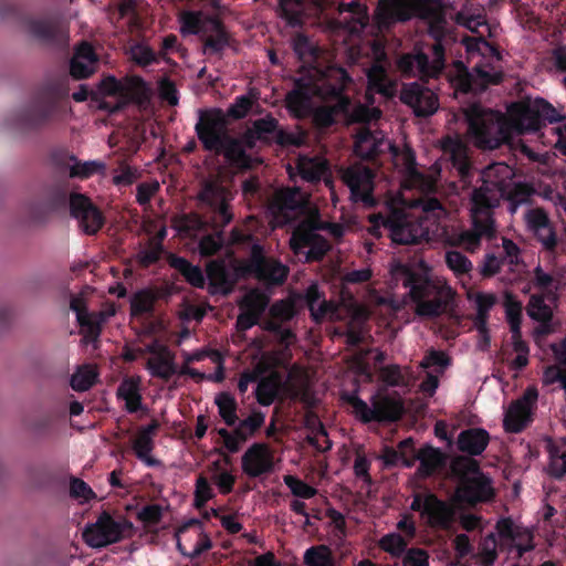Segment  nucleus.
Instances as JSON below:
<instances>
[{
  "mask_svg": "<svg viewBox=\"0 0 566 566\" xmlns=\"http://www.w3.org/2000/svg\"><path fill=\"white\" fill-rule=\"evenodd\" d=\"M400 99L412 108L416 116L427 117L433 115L439 108V101L436 93L417 83L405 84L400 92Z\"/></svg>",
  "mask_w": 566,
  "mask_h": 566,
  "instance_id": "nucleus-25",
  "label": "nucleus"
},
{
  "mask_svg": "<svg viewBox=\"0 0 566 566\" xmlns=\"http://www.w3.org/2000/svg\"><path fill=\"white\" fill-rule=\"evenodd\" d=\"M307 202V193L298 187H287L277 189L270 202V211L274 217L275 223L281 226L290 222L292 213L303 210Z\"/></svg>",
  "mask_w": 566,
  "mask_h": 566,
  "instance_id": "nucleus-23",
  "label": "nucleus"
},
{
  "mask_svg": "<svg viewBox=\"0 0 566 566\" xmlns=\"http://www.w3.org/2000/svg\"><path fill=\"white\" fill-rule=\"evenodd\" d=\"M287 273L289 269L284 264L264 256L260 244H253L249 259L233 270L228 269L223 261L213 260L207 265L209 292L222 295L232 292L240 276L253 275L260 281L275 285L282 284Z\"/></svg>",
  "mask_w": 566,
  "mask_h": 566,
  "instance_id": "nucleus-3",
  "label": "nucleus"
},
{
  "mask_svg": "<svg viewBox=\"0 0 566 566\" xmlns=\"http://www.w3.org/2000/svg\"><path fill=\"white\" fill-rule=\"evenodd\" d=\"M264 420L265 415L263 412L253 411L249 417L237 422V436L242 444L263 426Z\"/></svg>",
  "mask_w": 566,
  "mask_h": 566,
  "instance_id": "nucleus-54",
  "label": "nucleus"
},
{
  "mask_svg": "<svg viewBox=\"0 0 566 566\" xmlns=\"http://www.w3.org/2000/svg\"><path fill=\"white\" fill-rule=\"evenodd\" d=\"M321 230L327 231L335 239H340L346 228L340 223L323 222L313 217L300 222L290 239V247L300 260H319L329 250V243L318 233Z\"/></svg>",
  "mask_w": 566,
  "mask_h": 566,
  "instance_id": "nucleus-8",
  "label": "nucleus"
},
{
  "mask_svg": "<svg viewBox=\"0 0 566 566\" xmlns=\"http://www.w3.org/2000/svg\"><path fill=\"white\" fill-rule=\"evenodd\" d=\"M496 302V297L492 293H478L474 297L476 314L473 319L474 327L488 340V318L489 312Z\"/></svg>",
  "mask_w": 566,
  "mask_h": 566,
  "instance_id": "nucleus-42",
  "label": "nucleus"
},
{
  "mask_svg": "<svg viewBox=\"0 0 566 566\" xmlns=\"http://www.w3.org/2000/svg\"><path fill=\"white\" fill-rule=\"evenodd\" d=\"M208 35L206 36L203 53H219L229 44V35L217 18H209Z\"/></svg>",
  "mask_w": 566,
  "mask_h": 566,
  "instance_id": "nucleus-44",
  "label": "nucleus"
},
{
  "mask_svg": "<svg viewBox=\"0 0 566 566\" xmlns=\"http://www.w3.org/2000/svg\"><path fill=\"white\" fill-rule=\"evenodd\" d=\"M410 509L420 512L421 517L432 527L449 530L454 522L455 507L453 504L438 499L432 493L416 494Z\"/></svg>",
  "mask_w": 566,
  "mask_h": 566,
  "instance_id": "nucleus-18",
  "label": "nucleus"
},
{
  "mask_svg": "<svg viewBox=\"0 0 566 566\" xmlns=\"http://www.w3.org/2000/svg\"><path fill=\"white\" fill-rule=\"evenodd\" d=\"M353 408V413L364 423L371 421H396L403 413V405L399 397L378 392L371 397V405L352 394L347 398Z\"/></svg>",
  "mask_w": 566,
  "mask_h": 566,
  "instance_id": "nucleus-14",
  "label": "nucleus"
},
{
  "mask_svg": "<svg viewBox=\"0 0 566 566\" xmlns=\"http://www.w3.org/2000/svg\"><path fill=\"white\" fill-rule=\"evenodd\" d=\"M146 91L145 82L138 76H127L120 80V99L114 104L102 103L99 107L111 114L120 111L130 101L139 99Z\"/></svg>",
  "mask_w": 566,
  "mask_h": 566,
  "instance_id": "nucleus-34",
  "label": "nucleus"
},
{
  "mask_svg": "<svg viewBox=\"0 0 566 566\" xmlns=\"http://www.w3.org/2000/svg\"><path fill=\"white\" fill-rule=\"evenodd\" d=\"M450 364V358L444 352L431 349L419 363V367L424 370L434 368L436 374H443Z\"/></svg>",
  "mask_w": 566,
  "mask_h": 566,
  "instance_id": "nucleus-59",
  "label": "nucleus"
},
{
  "mask_svg": "<svg viewBox=\"0 0 566 566\" xmlns=\"http://www.w3.org/2000/svg\"><path fill=\"white\" fill-rule=\"evenodd\" d=\"M444 156L452 163V166L461 176L469 171L468 149L457 137H447L442 140Z\"/></svg>",
  "mask_w": 566,
  "mask_h": 566,
  "instance_id": "nucleus-38",
  "label": "nucleus"
},
{
  "mask_svg": "<svg viewBox=\"0 0 566 566\" xmlns=\"http://www.w3.org/2000/svg\"><path fill=\"white\" fill-rule=\"evenodd\" d=\"M533 191L531 190L530 198H532ZM532 201V199H530ZM523 206V220L527 232L535 237L545 250L552 251L557 245V235L549 220L547 212L542 208H532Z\"/></svg>",
  "mask_w": 566,
  "mask_h": 566,
  "instance_id": "nucleus-24",
  "label": "nucleus"
},
{
  "mask_svg": "<svg viewBox=\"0 0 566 566\" xmlns=\"http://www.w3.org/2000/svg\"><path fill=\"white\" fill-rule=\"evenodd\" d=\"M132 528L129 521L115 520L107 512H103L94 523L84 527L82 536L87 546L103 548L123 541Z\"/></svg>",
  "mask_w": 566,
  "mask_h": 566,
  "instance_id": "nucleus-15",
  "label": "nucleus"
},
{
  "mask_svg": "<svg viewBox=\"0 0 566 566\" xmlns=\"http://www.w3.org/2000/svg\"><path fill=\"white\" fill-rule=\"evenodd\" d=\"M57 109L59 104L54 98L39 96L13 112L6 124L21 134L40 130L52 123Z\"/></svg>",
  "mask_w": 566,
  "mask_h": 566,
  "instance_id": "nucleus-13",
  "label": "nucleus"
},
{
  "mask_svg": "<svg viewBox=\"0 0 566 566\" xmlns=\"http://www.w3.org/2000/svg\"><path fill=\"white\" fill-rule=\"evenodd\" d=\"M281 15L291 27L302 22L304 6L300 0H280Z\"/></svg>",
  "mask_w": 566,
  "mask_h": 566,
  "instance_id": "nucleus-63",
  "label": "nucleus"
},
{
  "mask_svg": "<svg viewBox=\"0 0 566 566\" xmlns=\"http://www.w3.org/2000/svg\"><path fill=\"white\" fill-rule=\"evenodd\" d=\"M499 541L494 532L488 534L480 544L478 554L481 566H492L497 558Z\"/></svg>",
  "mask_w": 566,
  "mask_h": 566,
  "instance_id": "nucleus-57",
  "label": "nucleus"
},
{
  "mask_svg": "<svg viewBox=\"0 0 566 566\" xmlns=\"http://www.w3.org/2000/svg\"><path fill=\"white\" fill-rule=\"evenodd\" d=\"M527 315L542 323L551 321L553 312L548 304H546L542 295H532L527 304Z\"/></svg>",
  "mask_w": 566,
  "mask_h": 566,
  "instance_id": "nucleus-60",
  "label": "nucleus"
},
{
  "mask_svg": "<svg viewBox=\"0 0 566 566\" xmlns=\"http://www.w3.org/2000/svg\"><path fill=\"white\" fill-rule=\"evenodd\" d=\"M429 34L434 43L427 45L428 51L415 49L413 52L401 55L397 61L398 70L405 76L437 77L444 67V48L441 39L447 34V21L437 15L429 21Z\"/></svg>",
  "mask_w": 566,
  "mask_h": 566,
  "instance_id": "nucleus-7",
  "label": "nucleus"
},
{
  "mask_svg": "<svg viewBox=\"0 0 566 566\" xmlns=\"http://www.w3.org/2000/svg\"><path fill=\"white\" fill-rule=\"evenodd\" d=\"M465 46L472 67L469 71L463 63L455 64V74L451 76L455 91L480 93L490 85L499 84L503 78V72L496 49L483 38H469L465 40Z\"/></svg>",
  "mask_w": 566,
  "mask_h": 566,
  "instance_id": "nucleus-4",
  "label": "nucleus"
},
{
  "mask_svg": "<svg viewBox=\"0 0 566 566\" xmlns=\"http://www.w3.org/2000/svg\"><path fill=\"white\" fill-rule=\"evenodd\" d=\"M416 461L420 462L418 474L420 476H429L442 464L443 457L439 449L424 446L417 451Z\"/></svg>",
  "mask_w": 566,
  "mask_h": 566,
  "instance_id": "nucleus-47",
  "label": "nucleus"
},
{
  "mask_svg": "<svg viewBox=\"0 0 566 566\" xmlns=\"http://www.w3.org/2000/svg\"><path fill=\"white\" fill-rule=\"evenodd\" d=\"M210 17H203L200 11H184L179 15L180 32L182 34H207L208 20Z\"/></svg>",
  "mask_w": 566,
  "mask_h": 566,
  "instance_id": "nucleus-48",
  "label": "nucleus"
},
{
  "mask_svg": "<svg viewBox=\"0 0 566 566\" xmlns=\"http://www.w3.org/2000/svg\"><path fill=\"white\" fill-rule=\"evenodd\" d=\"M514 176L513 168L504 163L492 164L482 171L481 185L470 196L472 227L455 235L453 244L473 252L482 240L492 239L496 232L493 210L502 199H506L511 214L517 213L522 206H528L531 189L516 182Z\"/></svg>",
  "mask_w": 566,
  "mask_h": 566,
  "instance_id": "nucleus-1",
  "label": "nucleus"
},
{
  "mask_svg": "<svg viewBox=\"0 0 566 566\" xmlns=\"http://www.w3.org/2000/svg\"><path fill=\"white\" fill-rule=\"evenodd\" d=\"M214 403L218 407V413L229 427H233L239 421L238 417V402L235 398L227 391L216 395Z\"/></svg>",
  "mask_w": 566,
  "mask_h": 566,
  "instance_id": "nucleus-51",
  "label": "nucleus"
},
{
  "mask_svg": "<svg viewBox=\"0 0 566 566\" xmlns=\"http://www.w3.org/2000/svg\"><path fill=\"white\" fill-rule=\"evenodd\" d=\"M97 371L91 365H83L78 367L71 376L70 385L75 391H86L96 381Z\"/></svg>",
  "mask_w": 566,
  "mask_h": 566,
  "instance_id": "nucleus-55",
  "label": "nucleus"
},
{
  "mask_svg": "<svg viewBox=\"0 0 566 566\" xmlns=\"http://www.w3.org/2000/svg\"><path fill=\"white\" fill-rule=\"evenodd\" d=\"M458 24L465 27L472 32L486 24V19L482 8H475L473 4H465L455 13Z\"/></svg>",
  "mask_w": 566,
  "mask_h": 566,
  "instance_id": "nucleus-53",
  "label": "nucleus"
},
{
  "mask_svg": "<svg viewBox=\"0 0 566 566\" xmlns=\"http://www.w3.org/2000/svg\"><path fill=\"white\" fill-rule=\"evenodd\" d=\"M174 227L180 234L196 237L207 227H210V221L207 216L206 219H202L198 214H185L175 220Z\"/></svg>",
  "mask_w": 566,
  "mask_h": 566,
  "instance_id": "nucleus-52",
  "label": "nucleus"
},
{
  "mask_svg": "<svg viewBox=\"0 0 566 566\" xmlns=\"http://www.w3.org/2000/svg\"><path fill=\"white\" fill-rule=\"evenodd\" d=\"M494 533L499 541V549L507 553L515 552L518 558L535 548L533 532L516 524L511 517L500 518L496 522Z\"/></svg>",
  "mask_w": 566,
  "mask_h": 566,
  "instance_id": "nucleus-17",
  "label": "nucleus"
},
{
  "mask_svg": "<svg viewBox=\"0 0 566 566\" xmlns=\"http://www.w3.org/2000/svg\"><path fill=\"white\" fill-rule=\"evenodd\" d=\"M514 118L518 120L521 134L539 130L544 122L559 123L565 116L544 98H535L527 104H513Z\"/></svg>",
  "mask_w": 566,
  "mask_h": 566,
  "instance_id": "nucleus-16",
  "label": "nucleus"
},
{
  "mask_svg": "<svg viewBox=\"0 0 566 566\" xmlns=\"http://www.w3.org/2000/svg\"><path fill=\"white\" fill-rule=\"evenodd\" d=\"M489 439L490 436L484 429H468L459 434L458 448L470 455H479L488 447Z\"/></svg>",
  "mask_w": 566,
  "mask_h": 566,
  "instance_id": "nucleus-37",
  "label": "nucleus"
},
{
  "mask_svg": "<svg viewBox=\"0 0 566 566\" xmlns=\"http://www.w3.org/2000/svg\"><path fill=\"white\" fill-rule=\"evenodd\" d=\"M538 397L535 388H527L524 395L513 401L507 408L503 426L505 431L517 433L521 432L531 421L532 408Z\"/></svg>",
  "mask_w": 566,
  "mask_h": 566,
  "instance_id": "nucleus-27",
  "label": "nucleus"
},
{
  "mask_svg": "<svg viewBox=\"0 0 566 566\" xmlns=\"http://www.w3.org/2000/svg\"><path fill=\"white\" fill-rule=\"evenodd\" d=\"M276 128L277 120L271 115L256 119L243 134L244 145L249 148L254 147L258 140L268 139Z\"/></svg>",
  "mask_w": 566,
  "mask_h": 566,
  "instance_id": "nucleus-40",
  "label": "nucleus"
},
{
  "mask_svg": "<svg viewBox=\"0 0 566 566\" xmlns=\"http://www.w3.org/2000/svg\"><path fill=\"white\" fill-rule=\"evenodd\" d=\"M304 562L307 566H334L329 549L324 545L306 549Z\"/></svg>",
  "mask_w": 566,
  "mask_h": 566,
  "instance_id": "nucleus-64",
  "label": "nucleus"
},
{
  "mask_svg": "<svg viewBox=\"0 0 566 566\" xmlns=\"http://www.w3.org/2000/svg\"><path fill=\"white\" fill-rule=\"evenodd\" d=\"M313 3L323 10L337 6L339 13L338 23L350 34H360L368 25V9L357 0L348 3L338 2V0H312Z\"/></svg>",
  "mask_w": 566,
  "mask_h": 566,
  "instance_id": "nucleus-20",
  "label": "nucleus"
},
{
  "mask_svg": "<svg viewBox=\"0 0 566 566\" xmlns=\"http://www.w3.org/2000/svg\"><path fill=\"white\" fill-rule=\"evenodd\" d=\"M328 84L322 82L313 87L303 83V80L296 82V87L286 96V106L289 111L297 118L306 117L312 113L314 95L326 98L325 88Z\"/></svg>",
  "mask_w": 566,
  "mask_h": 566,
  "instance_id": "nucleus-28",
  "label": "nucleus"
},
{
  "mask_svg": "<svg viewBox=\"0 0 566 566\" xmlns=\"http://www.w3.org/2000/svg\"><path fill=\"white\" fill-rule=\"evenodd\" d=\"M268 305L269 297L260 290H251L248 292L240 304L243 310H247L259 317L264 313Z\"/></svg>",
  "mask_w": 566,
  "mask_h": 566,
  "instance_id": "nucleus-58",
  "label": "nucleus"
},
{
  "mask_svg": "<svg viewBox=\"0 0 566 566\" xmlns=\"http://www.w3.org/2000/svg\"><path fill=\"white\" fill-rule=\"evenodd\" d=\"M74 164L70 167V176L72 178L85 179L94 174L105 175L106 165L101 160H87L78 161L75 157H72Z\"/></svg>",
  "mask_w": 566,
  "mask_h": 566,
  "instance_id": "nucleus-56",
  "label": "nucleus"
},
{
  "mask_svg": "<svg viewBox=\"0 0 566 566\" xmlns=\"http://www.w3.org/2000/svg\"><path fill=\"white\" fill-rule=\"evenodd\" d=\"M296 169L302 179L306 181L319 180L326 172V161L318 157L300 155L296 160Z\"/></svg>",
  "mask_w": 566,
  "mask_h": 566,
  "instance_id": "nucleus-43",
  "label": "nucleus"
},
{
  "mask_svg": "<svg viewBox=\"0 0 566 566\" xmlns=\"http://www.w3.org/2000/svg\"><path fill=\"white\" fill-rule=\"evenodd\" d=\"M214 233L203 235L199 241V252L202 256L216 254L224 244L223 228H212Z\"/></svg>",
  "mask_w": 566,
  "mask_h": 566,
  "instance_id": "nucleus-62",
  "label": "nucleus"
},
{
  "mask_svg": "<svg viewBox=\"0 0 566 566\" xmlns=\"http://www.w3.org/2000/svg\"><path fill=\"white\" fill-rule=\"evenodd\" d=\"M25 30L29 35L44 43L64 45L69 42V30L57 19H30Z\"/></svg>",
  "mask_w": 566,
  "mask_h": 566,
  "instance_id": "nucleus-29",
  "label": "nucleus"
},
{
  "mask_svg": "<svg viewBox=\"0 0 566 566\" xmlns=\"http://www.w3.org/2000/svg\"><path fill=\"white\" fill-rule=\"evenodd\" d=\"M97 65V56L93 48L83 42L75 51L71 63V74L76 78H86L94 73Z\"/></svg>",
  "mask_w": 566,
  "mask_h": 566,
  "instance_id": "nucleus-36",
  "label": "nucleus"
},
{
  "mask_svg": "<svg viewBox=\"0 0 566 566\" xmlns=\"http://www.w3.org/2000/svg\"><path fill=\"white\" fill-rule=\"evenodd\" d=\"M367 318L368 314L364 308L356 307L353 310L346 331L348 345L356 346L363 342L365 337V323Z\"/></svg>",
  "mask_w": 566,
  "mask_h": 566,
  "instance_id": "nucleus-49",
  "label": "nucleus"
},
{
  "mask_svg": "<svg viewBox=\"0 0 566 566\" xmlns=\"http://www.w3.org/2000/svg\"><path fill=\"white\" fill-rule=\"evenodd\" d=\"M146 369L153 377L168 380L177 373L174 354L168 349L160 355L150 356L146 363Z\"/></svg>",
  "mask_w": 566,
  "mask_h": 566,
  "instance_id": "nucleus-41",
  "label": "nucleus"
},
{
  "mask_svg": "<svg viewBox=\"0 0 566 566\" xmlns=\"http://www.w3.org/2000/svg\"><path fill=\"white\" fill-rule=\"evenodd\" d=\"M70 211L86 234H95L104 224L102 212L84 195L72 193L70 196Z\"/></svg>",
  "mask_w": 566,
  "mask_h": 566,
  "instance_id": "nucleus-26",
  "label": "nucleus"
},
{
  "mask_svg": "<svg viewBox=\"0 0 566 566\" xmlns=\"http://www.w3.org/2000/svg\"><path fill=\"white\" fill-rule=\"evenodd\" d=\"M368 91L376 92L384 96H391L394 83L388 77L382 65L375 63L367 70Z\"/></svg>",
  "mask_w": 566,
  "mask_h": 566,
  "instance_id": "nucleus-45",
  "label": "nucleus"
},
{
  "mask_svg": "<svg viewBox=\"0 0 566 566\" xmlns=\"http://www.w3.org/2000/svg\"><path fill=\"white\" fill-rule=\"evenodd\" d=\"M195 129L205 149L210 151L221 148L229 137L227 120L220 111L201 113Z\"/></svg>",
  "mask_w": 566,
  "mask_h": 566,
  "instance_id": "nucleus-21",
  "label": "nucleus"
},
{
  "mask_svg": "<svg viewBox=\"0 0 566 566\" xmlns=\"http://www.w3.org/2000/svg\"><path fill=\"white\" fill-rule=\"evenodd\" d=\"M263 328L273 333L274 338L280 342L284 347L277 350L266 352L261 355L256 367H260L261 373L274 371L276 367H285L289 364L291 354L289 346L294 343L295 336L291 329L282 326L275 322H268Z\"/></svg>",
  "mask_w": 566,
  "mask_h": 566,
  "instance_id": "nucleus-22",
  "label": "nucleus"
},
{
  "mask_svg": "<svg viewBox=\"0 0 566 566\" xmlns=\"http://www.w3.org/2000/svg\"><path fill=\"white\" fill-rule=\"evenodd\" d=\"M390 273L396 283L409 289L416 301V314L426 318H433L447 311L453 301L454 292L450 286H438L427 277L413 273L401 263H394Z\"/></svg>",
  "mask_w": 566,
  "mask_h": 566,
  "instance_id": "nucleus-6",
  "label": "nucleus"
},
{
  "mask_svg": "<svg viewBox=\"0 0 566 566\" xmlns=\"http://www.w3.org/2000/svg\"><path fill=\"white\" fill-rule=\"evenodd\" d=\"M451 471L459 479L454 501L474 504L493 496L491 479L480 471L474 460L458 457L451 463Z\"/></svg>",
  "mask_w": 566,
  "mask_h": 566,
  "instance_id": "nucleus-10",
  "label": "nucleus"
},
{
  "mask_svg": "<svg viewBox=\"0 0 566 566\" xmlns=\"http://www.w3.org/2000/svg\"><path fill=\"white\" fill-rule=\"evenodd\" d=\"M155 300L156 295L153 292L148 290L138 291L130 298L132 315L150 313L154 308Z\"/></svg>",
  "mask_w": 566,
  "mask_h": 566,
  "instance_id": "nucleus-61",
  "label": "nucleus"
},
{
  "mask_svg": "<svg viewBox=\"0 0 566 566\" xmlns=\"http://www.w3.org/2000/svg\"><path fill=\"white\" fill-rule=\"evenodd\" d=\"M388 151L394 167L401 175V185L405 189H416L420 192L419 196L443 195L437 190L432 175H426L418 169L415 154L409 146L400 147L390 143Z\"/></svg>",
  "mask_w": 566,
  "mask_h": 566,
  "instance_id": "nucleus-12",
  "label": "nucleus"
},
{
  "mask_svg": "<svg viewBox=\"0 0 566 566\" xmlns=\"http://www.w3.org/2000/svg\"><path fill=\"white\" fill-rule=\"evenodd\" d=\"M71 310L75 313L76 319L83 328V342L95 343L101 335V325L106 319L114 315V312H98L90 313L85 306V303L80 297H73L70 304Z\"/></svg>",
  "mask_w": 566,
  "mask_h": 566,
  "instance_id": "nucleus-30",
  "label": "nucleus"
},
{
  "mask_svg": "<svg viewBox=\"0 0 566 566\" xmlns=\"http://www.w3.org/2000/svg\"><path fill=\"white\" fill-rule=\"evenodd\" d=\"M197 198L205 216L209 218L210 228H224L232 221L233 195L220 171L202 179Z\"/></svg>",
  "mask_w": 566,
  "mask_h": 566,
  "instance_id": "nucleus-9",
  "label": "nucleus"
},
{
  "mask_svg": "<svg viewBox=\"0 0 566 566\" xmlns=\"http://www.w3.org/2000/svg\"><path fill=\"white\" fill-rule=\"evenodd\" d=\"M306 303L312 317L316 322L324 319H337L338 306L332 301H326L316 285H311L306 291Z\"/></svg>",
  "mask_w": 566,
  "mask_h": 566,
  "instance_id": "nucleus-33",
  "label": "nucleus"
},
{
  "mask_svg": "<svg viewBox=\"0 0 566 566\" xmlns=\"http://www.w3.org/2000/svg\"><path fill=\"white\" fill-rule=\"evenodd\" d=\"M273 458L265 443L252 444L242 455V471L250 478L271 472Z\"/></svg>",
  "mask_w": 566,
  "mask_h": 566,
  "instance_id": "nucleus-31",
  "label": "nucleus"
},
{
  "mask_svg": "<svg viewBox=\"0 0 566 566\" xmlns=\"http://www.w3.org/2000/svg\"><path fill=\"white\" fill-rule=\"evenodd\" d=\"M169 264L176 269L192 286L199 289L205 286V276L198 265H192L185 258L175 255L170 258Z\"/></svg>",
  "mask_w": 566,
  "mask_h": 566,
  "instance_id": "nucleus-50",
  "label": "nucleus"
},
{
  "mask_svg": "<svg viewBox=\"0 0 566 566\" xmlns=\"http://www.w3.org/2000/svg\"><path fill=\"white\" fill-rule=\"evenodd\" d=\"M254 394L256 401L262 406H270L284 388V380L279 371H270L258 379Z\"/></svg>",
  "mask_w": 566,
  "mask_h": 566,
  "instance_id": "nucleus-35",
  "label": "nucleus"
},
{
  "mask_svg": "<svg viewBox=\"0 0 566 566\" xmlns=\"http://www.w3.org/2000/svg\"><path fill=\"white\" fill-rule=\"evenodd\" d=\"M243 144V137L239 139L229 135L222 147L217 149L216 153L222 154L231 165L247 169L251 167V158L245 154Z\"/></svg>",
  "mask_w": 566,
  "mask_h": 566,
  "instance_id": "nucleus-39",
  "label": "nucleus"
},
{
  "mask_svg": "<svg viewBox=\"0 0 566 566\" xmlns=\"http://www.w3.org/2000/svg\"><path fill=\"white\" fill-rule=\"evenodd\" d=\"M390 143L381 132L364 126L356 133L354 150L358 157L371 159L386 149L388 150Z\"/></svg>",
  "mask_w": 566,
  "mask_h": 566,
  "instance_id": "nucleus-32",
  "label": "nucleus"
},
{
  "mask_svg": "<svg viewBox=\"0 0 566 566\" xmlns=\"http://www.w3.org/2000/svg\"><path fill=\"white\" fill-rule=\"evenodd\" d=\"M117 396L125 401V407L128 412H136L142 408V395L138 379H124L117 388Z\"/></svg>",
  "mask_w": 566,
  "mask_h": 566,
  "instance_id": "nucleus-46",
  "label": "nucleus"
},
{
  "mask_svg": "<svg viewBox=\"0 0 566 566\" xmlns=\"http://www.w3.org/2000/svg\"><path fill=\"white\" fill-rule=\"evenodd\" d=\"M402 207L392 208L386 214L370 217L371 232L380 235L384 227L397 244H415L422 240L430 241L444 234L447 222L458 210V196H418L402 198Z\"/></svg>",
  "mask_w": 566,
  "mask_h": 566,
  "instance_id": "nucleus-2",
  "label": "nucleus"
},
{
  "mask_svg": "<svg viewBox=\"0 0 566 566\" xmlns=\"http://www.w3.org/2000/svg\"><path fill=\"white\" fill-rule=\"evenodd\" d=\"M343 87V84H328L325 88L326 97H335L336 103L317 107L313 112V120L317 127L325 128L331 126L335 122V116L340 113H349L352 120L368 124L380 117L381 112L377 107H369L361 104L354 106L349 112V101L342 95Z\"/></svg>",
  "mask_w": 566,
  "mask_h": 566,
  "instance_id": "nucleus-11",
  "label": "nucleus"
},
{
  "mask_svg": "<svg viewBox=\"0 0 566 566\" xmlns=\"http://www.w3.org/2000/svg\"><path fill=\"white\" fill-rule=\"evenodd\" d=\"M340 178L350 191V199L366 206L374 205V174L363 164H354L339 170Z\"/></svg>",
  "mask_w": 566,
  "mask_h": 566,
  "instance_id": "nucleus-19",
  "label": "nucleus"
},
{
  "mask_svg": "<svg viewBox=\"0 0 566 566\" xmlns=\"http://www.w3.org/2000/svg\"><path fill=\"white\" fill-rule=\"evenodd\" d=\"M463 115L475 146L481 149H495L502 144H512L521 135L518 120L514 118L513 104L504 115L472 103L463 109Z\"/></svg>",
  "mask_w": 566,
  "mask_h": 566,
  "instance_id": "nucleus-5",
  "label": "nucleus"
}]
</instances>
